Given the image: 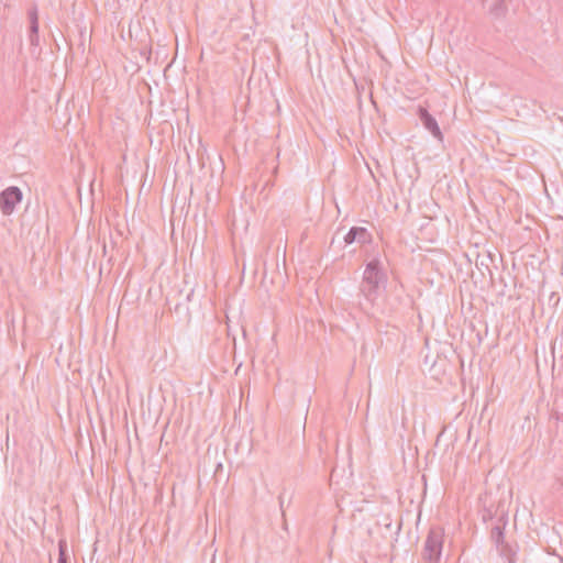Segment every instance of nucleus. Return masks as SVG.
Instances as JSON below:
<instances>
[{
  "instance_id": "9d476101",
  "label": "nucleus",
  "mask_w": 563,
  "mask_h": 563,
  "mask_svg": "<svg viewBox=\"0 0 563 563\" xmlns=\"http://www.w3.org/2000/svg\"><path fill=\"white\" fill-rule=\"evenodd\" d=\"M58 550H59L58 563H68L67 555H66L67 544H66L65 540H59Z\"/></svg>"
},
{
  "instance_id": "39448f33",
  "label": "nucleus",
  "mask_w": 563,
  "mask_h": 563,
  "mask_svg": "<svg viewBox=\"0 0 563 563\" xmlns=\"http://www.w3.org/2000/svg\"><path fill=\"white\" fill-rule=\"evenodd\" d=\"M386 267L379 258L371 260L364 269L363 282H385Z\"/></svg>"
},
{
  "instance_id": "0eeeda50",
  "label": "nucleus",
  "mask_w": 563,
  "mask_h": 563,
  "mask_svg": "<svg viewBox=\"0 0 563 563\" xmlns=\"http://www.w3.org/2000/svg\"><path fill=\"white\" fill-rule=\"evenodd\" d=\"M372 234L366 228L352 227L349 232L344 235L345 244H352L354 242L358 244H368L372 242Z\"/></svg>"
},
{
  "instance_id": "20e7f679",
  "label": "nucleus",
  "mask_w": 563,
  "mask_h": 563,
  "mask_svg": "<svg viewBox=\"0 0 563 563\" xmlns=\"http://www.w3.org/2000/svg\"><path fill=\"white\" fill-rule=\"evenodd\" d=\"M22 200V191L19 187L11 186L4 189L0 195V209L5 216L11 214L15 206Z\"/></svg>"
},
{
  "instance_id": "9b49d317",
  "label": "nucleus",
  "mask_w": 563,
  "mask_h": 563,
  "mask_svg": "<svg viewBox=\"0 0 563 563\" xmlns=\"http://www.w3.org/2000/svg\"><path fill=\"white\" fill-rule=\"evenodd\" d=\"M505 10V5H504V1L503 0H496V4L493 9V11L495 12L496 15H499L504 12Z\"/></svg>"
},
{
  "instance_id": "ddd939ff",
  "label": "nucleus",
  "mask_w": 563,
  "mask_h": 563,
  "mask_svg": "<svg viewBox=\"0 0 563 563\" xmlns=\"http://www.w3.org/2000/svg\"><path fill=\"white\" fill-rule=\"evenodd\" d=\"M489 274H492V273L489 272ZM490 282H494V277H493V275H490Z\"/></svg>"
},
{
  "instance_id": "f8f14e48",
  "label": "nucleus",
  "mask_w": 563,
  "mask_h": 563,
  "mask_svg": "<svg viewBox=\"0 0 563 563\" xmlns=\"http://www.w3.org/2000/svg\"><path fill=\"white\" fill-rule=\"evenodd\" d=\"M560 486L563 488V478L559 481Z\"/></svg>"
},
{
  "instance_id": "1a4fd4ad",
  "label": "nucleus",
  "mask_w": 563,
  "mask_h": 563,
  "mask_svg": "<svg viewBox=\"0 0 563 563\" xmlns=\"http://www.w3.org/2000/svg\"><path fill=\"white\" fill-rule=\"evenodd\" d=\"M363 286H366V287H362L361 288V291L365 295V297L369 300H373V296L374 294H376V291L378 290L379 288V284H371V283H367V284H362Z\"/></svg>"
},
{
  "instance_id": "f03ea898",
  "label": "nucleus",
  "mask_w": 563,
  "mask_h": 563,
  "mask_svg": "<svg viewBox=\"0 0 563 563\" xmlns=\"http://www.w3.org/2000/svg\"><path fill=\"white\" fill-rule=\"evenodd\" d=\"M444 530L441 527L430 528L424 540L421 559L423 563H439L442 554Z\"/></svg>"
},
{
  "instance_id": "7ed1b4c3",
  "label": "nucleus",
  "mask_w": 563,
  "mask_h": 563,
  "mask_svg": "<svg viewBox=\"0 0 563 563\" xmlns=\"http://www.w3.org/2000/svg\"><path fill=\"white\" fill-rule=\"evenodd\" d=\"M177 292L179 296L183 295V292L186 294L185 301H177L174 307L173 316L176 318V322L183 327L186 328L189 325L191 321V314L189 312L188 301L190 300V296L194 294V289H177Z\"/></svg>"
},
{
  "instance_id": "6e6552de",
  "label": "nucleus",
  "mask_w": 563,
  "mask_h": 563,
  "mask_svg": "<svg viewBox=\"0 0 563 563\" xmlns=\"http://www.w3.org/2000/svg\"><path fill=\"white\" fill-rule=\"evenodd\" d=\"M419 118L423 126L439 141L443 140V134L438 125L437 120L428 112L427 109L419 108Z\"/></svg>"
},
{
  "instance_id": "423d86ee",
  "label": "nucleus",
  "mask_w": 563,
  "mask_h": 563,
  "mask_svg": "<svg viewBox=\"0 0 563 563\" xmlns=\"http://www.w3.org/2000/svg\"><path fill=\"white\" fill-rule=\"evenodd\" d=\"M27 20H29V27H27V36L31 46L37 47L40 45V37H38V13L36 5H33L27 11Z\"/></svg>"
},
{
  "instance_id": "f257e3e1",
  "label": "nucleus",
  "mask_w": 563,
  "mask_h": 563,
  "mask_svg": "<svg viewBox=\"0 0 563 563\" xmlns=\"http://www.w3.org/2000/svg\"><path fill=\"white\" fill-rule=\"evenodd\" d=\"M507 525L506 516H500L497 523L492 527L490 540L495 544L496 550L506 563H515L518 552L517 543H509L505 539V527Z\"/></svg>"
}]
</instances>
